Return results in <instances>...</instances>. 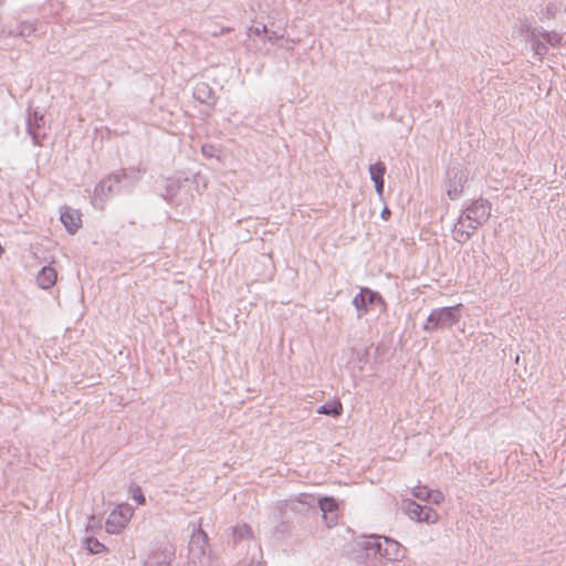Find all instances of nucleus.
<instances>
[{
    "mask_svg": "<svg viewBox=\"0 0 566 566\" xmlns=\"http://www.w3.org/2000/svg\"><path fill=\"white\" fill-rule=\"evenodd\" d=\"M491 217V203L488 199L479 198L472 200L453 226V239L463 244L471 239L479 227L483 226Z\"/></svg>",
    "mask_w": 566,
    "mask_h": 566,
    "instance_id": "nucleus-1",
    "label": "nucleus"
},
{
    "mask_svg": "<svg viewBox=\"0 0 566 566\" xmlns=\"http://www.w3.org/2000/svg\"><path fill=\"white\" fill-rule=\"evenodd\" d=\"M461 307L462 304L433 308L423 325V331L433 333L438 329L451 328L460 321Z\"/></svg>",
    "mask_w": 566,
    "mask_h": 566,
    "instance_id": "nucleus-2",
    "label": "nucleus"
},
{
    "mask_svg": "<svg viewBox=\"0 0 566 566\" xmlns=\"http://www.w3.org/2000/svg\"><path fill=\"white\" fill-rule=\"evenodd\" d=\"M402 512L412 521L427 524H436L439 521V514L428 505H421L412 499H402Z\"/></svg>",
    "mask_w": 566,
    "mask_h": 566,
    "instance_id": "nucleus-3",
    "label": "nucleus"
},
{
    "mask_svg": "<svg viewBox=\"0 0 566 566\" xmlns=\"http://www.w3.org/2000/svg\"><path fill=\"white\" fill-rule=\"evenodd\" d=\"M125 174L113 172L102 179L94 189L93 203L96 206L98 201L102 203L113 195L124 191L122 187V178Z\"/></svg>",
    "mask_w": 566,
    "mask_h": 566,
    "instance_id": "nucleus-4",
    "label": "nucleus"
},
{
    "mask_svg": "<svg viewBox=\"0 0 566 566\" xmlns=\"http://www.w3.org/2000/svg\"><path fill=\"white\" fill-rule=\"evenodd\" d=\"M447 177L446 191L448 197L454 200L463 192L464 185L468 181V174L460 165H455L448 169Z\"/></svg>",
    "mask_w": 566,
    "mask_h": 566,
    "instance_id": "nucleus-5",
    "label": "nucleus"
},
{
    "mask_svg": "<svg viewBox=\"0 0 566 566\" xmlns=\"http://www.w3.org/2000/svg\"><path fill=\"white\" fill-rule=\"evenodd\" d=\"M133 516L132 509L126 504L117 505L108 515L105 522L106 532L118 534L127 525Z\"/></svg>",
    "mask_w": 566,
    "mask_h": 566,
    "instance_id": "nucleus-6",
    "label": "nucleus"
},
{
    "mask_svg": "<svg viewBox=\"0 0 566 566\" xmlns=\"http://www.w3.org/2000/svg\"><path fill=\"white\" fill-rule=\"evenodd\" d=\"M27 130L34 145H42L43 139L46 137L43 113L38 109L28 108Z\"/></svg>",
    "mask_w": 566,
    "mask_h": 566,
    "instance_id": "nucleus-7",
    "label": "nucleus"
},
{
    "mask_svg": "<svg viewBox=\"0 0 566 566\" xmlns=\"http://www.w3.org/2000/svg\"><path fill=\"white\" fill-rule=\"evenodd\" d=\"M379 303L385 305L381 295L368 287H363L353 298V305L357 310L358 318H361L370 311V306Z\"/></svg>",
    "mask_w": 566,
    "mask_h": 566,
    "instance_id": "nucleus-8",
    "label": "nucleus"
},
{
    "mask_svg": "<svg viewBox=\"0 0 566 566\" xmlns=\"http://www.w3.org/2000/svg\"><path fill=\"white\" fill-rule=\"evenodd\" d=\"M208 535L199 525L198 527H193V531L190 536L188 549L189 554L193 559H199L203 557L208 552Z\"/></svg>",
    "mask_w": 566,
    "mask_h": 566,
    "instance_id": "nucleus-9",
    "label": "nucleus"
},
{
    "mask_svg": "<svg viewBox=\"0 0 566 566\" xmlns=\"http://www.w3.org/2000/svg\"><path fill=\"white\" fill-rule=\"evenodd\" d=\"M379 555L389 562H397L403 557L405 548L397 541L384 536Z\"/></svg>",
    "mask_w": 566,
    "mask_h": 566,
    "instance_id": "nucleus-10",
    "label": "nucleus"
},
{
    "mask_svg": "<svg viewBox=\"0 0 566 566\" xmlns=\"http://www.w3.org/2000/svg\"><path fill=\"white\" fill-rule=\"evenodd\" d=\"M60 220L70 234H74L82 227L81 213L78 210L64 207L61 210Z\"/></svg>",
    "mask_w": 566,
    "mask_h": 566,
    "instance_id": "nucleus-11",
    "label": "nucleus"
},
{
    "mask_svg": "<svg viewBox=\"0 0 566 566\" xmlns=\"http://www.w3.org/2000/svg\"><path fill=\"white\" fill-rule=\"evenodd\" d=\"M526 40L531 43L532 51L535 56L542 60L548 52V48L545 41L541 40V34L538 30L531 28L530 25L525 27Z\"/></svg>",
    "mask_w": 566,
    "mask_h": 566,
    "instance_id": "nucleus-12",
    "label": "nucleus"
},
{
    "mask_svg": "<svg viewBox=\"0 0 566 566\" xmlns=\"http://www.w3.org/2000/svg\"><path fill=\"white\" fill-rule=\"evenodd\" d=\"M319 509L323 512V518L326 521L327 526H332L337 522L338 504L333 497H323L318 502Z\"/></svg>",
    "mask_w": 566,
    "mask_h": 566,
    "instance_id": "nucleus-13",
    "label": "nucleus"
},
{
    "mask_svg": "<svg viewBox=\"0 0 566 566\" xmlns=\"http://www.w3.org/2000/svg\"><path fill=\"white\" fill-rule=\"evenodd\" d=\"M382 537L379 535H364L357 539V546L364 549L367 555H379L381 551Z\"/></svg>",
    "mask_w": 566,
    "mask_h": 566,
    "instance_id": "nucleus-14",
    "label": "nucleus"
},
{
    "mask_svg": "<svg viewBox=\"0 0 566 566\" xmlns=\"http://www.w3.org/2000/svg\"><path fill=\"white\" fill-rule=\"evenodd\" d=\"M193 97L201 104L213 105L216 103V96L212 87L205 82L198 83L195 86Z\"/></svg>",
    "mask_w": 566,
    "mask_h": 566,
    "instance_id": "nucleus-15",
    "label": "nucleus"
},
{
    "mask_svg": "<svg viewBox=\"0 0 566 566\" xmlns=\"http://www.w3.org/2000/svg\"><path fill=\"white\" fill-rule=\"evenodd\" d=\"M144 172V170L136 167L116 171V174H125V177L122 178V187L127 191H130L136 186Z\"/></svg>",
    "mask_w": 566,
    "mask_h": 566,
    "instance_id": "nucleus-16",
    "label": "nucleus"
},
{
    "mask_svg": "<svg viewBox=\"0 0 566 566\" xmlns=\"http://www.w3.org/2000/svg\"><path fill=\"white\" fill-rule=\"evenodd\" d=\"M39 23L36 20L34 21H21L15 29H10L8 31L9 36H21L28 39L35 34L39 30Z\"/></svg>",
    "mask_w": 566,
    "mask_h": 566,
    "instance_id": "nucleus-17",
    "label": "nucleus"
},
{
    "mask_svg": "<svg viewBox=\"0 0 566 566\" xmlns=\"http://www.w3.org/2000/svg\"><path fill=\"white\" fill-rule=\"evenodd\" d=\"M56 279H57V273L54 268L49 266V265L43 266L36 275V284L41 289L48 290L55 284Z\"/></svg>",
    "mask_w": 566,
    "mask_h": 566,
    "instance_id": "nucleus-18",
    "label": "nucleus"
},
{
    "mask_svg": "<svg viewBox=\"0 0 566 566\" xmlns=\"http://www.w3.org/2000/svg\"><path fill=\"white\" fill-rule=\"evenodd\" d=\"M174 553L165 551L161 553H155L146 560L144 566H170Z\"/></svg>",
    "mask_w": 566,
    "mask_h": 566,
    "instance_id": "nucleus-19",
    "label": "nucleus"
},
{
    "mask_svg": "<svg viewBox=\"0 0 566 566\" xmlns=\"http://www.w3.org/2000/svg\"><path fill=\"white\" fill-rule=\"evenodd\" d=\"M317 412L321 415H326L331 417H338L343 412V406L339 400L328 401L317 409Z\"/></svg>",
    "mask_w": 566,
    "mask_h": 566,
    "instance_id": "nucleus-20",
    "label": "nucleus"
},
{
    "mask_svg": "<svg viewBox=\"0 0 566 566\" xmlns=\"http://www.w3.org/2000/svg\"><path fill=\"white\" fill-rule=\"evenodd\" d=\"M84 544H85L86 549L91 554H98V553H102V552L106 551V546L104 544H102L94 536L86 537L85 541H84Z\"/></svg>",
    "mask_w": 566,
    "mask_h": 566,
    "instance_id": "nucleus-21",
    "label": "nucleus"
},
{
    "mask_svg": "<svg viewBox=\"0 0 566 566\" xmlns=\"http://www.w3.org/2000/svg\"><path fill=\"white\" fill-rule=\"evenodd\" d=\"M538 32L541 34V38L545 41L546 44H549L552 46H557L562 42V39H563L562 35L555 31L541 30Z\"/></svg>",
    "mask_w": 566,
    "mask_h": 566,
    "instance_id": "nucleus-22",
    "label": "nucleus"
},
{
    "mask_svg": "<svg viewBox=\"0 0 566 566\" xmlns=\"http://www.w3.org/2000/svg\"><path fill=\"white\" fill-rule=\"evenodd\" d=\"M386 166L382 161H377L369 166V175L373 181L384 179Z\"/></svg>",
    "mask_w": 566,
    "mask_h": 566,
    "instance_id": "nucleus-23",
    "label": "nucleus"
},
{
    "mask_svg": "<svg viewBox=\"0 0 566 566\" xmlns=\"http://www.w3.org/2000/svg\"><path fill=\"white\" fill-rule=\"evenodd\" d=\"M232 532H233V538L235 542L245 539V538H250L252 536V530L247 524L234 526Z\"/></svg>",
    "mask_w": 566,
    "mask_h": 566,
    "instance_id": "nucleus-24",
    "label": "nucleus"
},
{
    "mask_svg": "<svg viewBox=\"0 0 566 566\" xmlns=\"http://www.w3.org/2000/svg\"><path fill=\"white\" fill-rule=\"evenodd\" d=\"M430 489L426 485H417L412 489L411 494L413 497L428 502Z\"/></svg>",
    "mask_w": 566,
    "mask_h": 566,
    "instance_id": "nucleus-25",
    "label": "nucleus"
},
{
    "mask_svg": "<svg viewBox=\"0 0 566 566\" xmlns=\"http://www.w3.org/2000/svg\"><path fill=\"white\" fill-rule=\"evenodd\" d=\"M102 528V518L92 514L91 516H88V521H87V524H86V531L87 532H97Z\"/></svg>",
    "mask_w": 566,
    "mask_h": 566,
    "instance_id": "nucleus-26",
    "label": "nucleus"
},
{
    "mask_svg": "<svg viewBox=\"0 0 566 566\" xmlns=\"http://www.w3.org/2000/svg\"><path fill=\"white\" fill-rule=\"evenodd\" d=\"M268 33H269V30H268L266 25H264V24L253 25V27H250L248 30L249 36H252V35L265 36V34H268Z\"/></svg>",
    "mask_w": 566,
    "mask_h": 566,
    "instance_id": "nucleus-27",
    "label": "nucleus"
},
{
    "mask_svg": "<svg viewBox=\"0 0 566 566\" xmlns=\"http://www.w3.org/2000/svg\"><path fill=\"white\" fill-rule=\"evenodd\" d=\"M443 501V494L440 491L430 490L428 502L440 504Z\"/></svg>",
    "mask_w": 566,
    "mask_h": 566,
    "instance_id": "nucleus-28",
    "label": "nucleus"
},
{
    "mask_svg": "<svg viewBox=\"0 0 566 566\" xmlns=\"http://www.w3.org/2000/svg\"><path fill=\"white\" fill-rule=\"evenodd\" d=\"M201 153L205 157L207 158H213V157H217L216 153H217V149L214 148V146L212 145H203L201 147Z\"/></svg>",
    "mask_w": 566,
    "mask_h": 566,
    "instance_id": "nucleus-29",
    "label": "nucleus"
},
{
    "mask_svg": "<svg viewBox=\"0 0 566 566\" xmlns=\"http://www.w3.org/2000/svg\"><path fill=\"white\" fill-rule=\"evenodd\" d=\"M290 530H291V524L285 521L279 523L274 528L275 533H280V534H282V536L287 534L290 532Z\"/></svg>",
    "mask_w": 566,
    "mask_h": 566,
    "instance_id": "nucleus-30",
    "label": "nucleus"
},
{
    "mask_svg": "<svg viewBox=\"0 0 566 566\" xmlns=\"http://www.w3.org/2000/svg\"><path fill=\"white\" fill-rule=\"evenodd\" d=\"M557 11H558V7L555 3H553V2L547 3V6L545 8V14L547 18H555Z\"/></svg>",
    "mask_w": 566,
    "mask_h": 566,
    "instance_id": "nucleus-31",
    "label": "nucleus"
},
{
    "mask_svg": "<svg viewBox=\"0 0 566 566\" xmlns=\"http://www.w3.org/2000/svg\"><path fill=\"white\" fill-rule=\"evenodd\" d=\"M133 499L138 503V504H144L146 499L140 490L139 486H136L135 490H134V494H133Z\"/></svg>",
    "mask_w": 566,
    "mask_h": 566,
    "instance_id": "nucleus-32",
    "label": "nucleus"
},
{
    "mask_svg": "<svg viewBox=\"0 0 566 566\" xmlns=\"http://www.w3.org/2000/svg\"><path fill=\"white\" fill-rule=\"evenodd\" d=\"M374 184H375V190H376L377 195L379 197H382L384 188H385V180L384 179L375 180Z\"/></svg>",
    "mask_w": 566,
    "mask_h": 566,
    "instance_id": "nucleus-33",
    "label": "nucleus"
},
{
    "mask_svg": "<svg viewBox=\"0 0 566 566\" xmlns=\"http://www.w3.org/2000/svg\"><path fill=\"white\" fill-rule=\"evenodd\" d=\"M281 36L276 34V32L274 31H269L268 34H265L264 39L269 40L270 42H274L276 41L277 39H280Z\"/></svg>",
    "mask_w": 566,
    "mask_h": 566,
    "instance_id": "nucleus-34",
    "label": "nucleus"
},
{
    "mask_svg": "<svg viewBox=\"0 0 566 566\" xmlns=\"http://www.w3.org/2000/svg\"><path fill=\"white\" fill-rule=\"evenodd\" d=\"M390 214H391V212H390L389 208L384 207V209L381 210V213H380L381 218L387 220L390 217Z\"/></svg>",
    "mask_w": 566,
    "mask_h": 566,
    "instance_id": "nucleus-35",
    "label": "nucleus"
},
{
    "mask_svg": "<svg viewBox=\"0 0 566 566\" xmlns=\"http://www.w3.org/2000/svg\"><path fill=\"white\" fill-rule=\"evenodd\" d=\"M232 31V28L230 27H222L220 30H219V35H222V34H227L229 32Z\"/></svg>",
    "mask_w": 566,
    "mask_h": 566,
    "instance_id": "nucleus-36",
    "label": "nucleus"
},
{
    "mask_svg": "<svg viewBox=\"0 0 566 566\" xmlns=\"http://www.w3.org/2000/svg\"><path fill=\"white\" fill-rule=\"evenodd\" d=\"M211 35H212V36H219V31H218V30L212 31V32H211Z\"/></svg>",
    "mask_w": 566,
    "mask_h": 566,
    "instance_id": "nucleus-37",
    "label": "nucleus"
}]
</instances>
